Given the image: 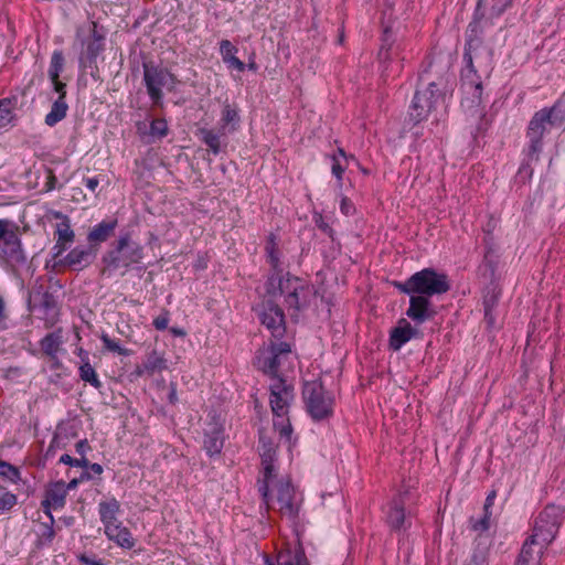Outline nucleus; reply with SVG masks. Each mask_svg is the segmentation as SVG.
<instances>
[{
	"label": "nucleus",
	"instance_id": "de8ad7c7",
	"mask_svg": "<svg viewBox=\"0 0 565 565\" xmlns=\"http://www.w3.org/2000/svg\"><path fill=\"white\" fill-rule=\"evenodd\" d=\"M332 174L339 180H342V175L345 171V167L341 164L340 159L338 156L332 157Z\"/></svg>",
	"mask_w": 565,
	"mask_h": 565
},
{
	"label": "nucleus",
	"instance_id": "79ce46f5",
	"mask_svg": "<svg viewBox=\"0 0 565 565\" xmlns=\"http://www.w3.org/2000/svg\"><path fill=\"white\" fill-rule=\"evenodd\" d=\"M491 515H492V511H488V512L483 511V516L481 519H479V520L471 519L470 522H471L472 530L476 532H480V533L489 530Z\"/></svg>",
	"mask_w": 565,
	"mask_h": 565
},
{
	"label": "nucleus",
	"instance_id": "5701e85b",
	"mask_svg": "<svg viewBox=\"0 0 565 565\" xmlns=\"http://www.w3.org/2000/svg\"><path fill=\"white\" fill-rule=\"evenodd\" d=\"M104 532L108 540L115 542L122 548L130 550L135 546V540L130 531L122 525L121 521L109 525L107 524V526H104Z\"/></svg>",
	"mask_w": 565,
	"mask_h": 565
},
{
	"label": "nucleus",
	"instance_id": "f257e3e1",
	"mask_svg": "<svg viewBox=\"0 0 565 565\" xmlns=\"http://www.w3.org/2000/svg\"><path fill=\"white\" fill-rule=\"evenodd\" d=\"M564 122L565 113L562 109V102H557L552 107L542 108L532 116L526 129L529 141L526 157L520 171L529 168L532 162L539 161V156L543 149V138L553 128H561Z\"/></svg>",
	"mask_w": 565,
	"mask_h": 565
},
{
	"label": "nucleus",
	"instance_id": "774afa93",
	"mask_svg": "<svg viewBox=\"0 0 565 565\" xmlns=\"http://www.w3.org/2000/svg\"><path fill=\"white\" fill-rule=\"evenodd\" d=\"M170 332L175 337H184L185 335V331L181 328L173 327L170 329Z\"/></svg>",
	"mask_w": 565,
	"mask_h": 565
},
{
	"label": "nucleus",
	"instance_id": "c756f323",
	"mask_svg": "<svg viewBox=\"0 0 565 565\" xmlns=\"http://www.w3.org/2000/svg\"><path fill=\"white\" fill-rule=\"evenodd\" d=\"M167 369L168 364L164 355L153 350L147 354L142 369L139 370L138 373L147 372L148 374H153L154 372H161Z\"/></svg>",
	"mask_w": 565,
	"mask_h": 565
},
{
	"label": "nucleus",
	"instance_id": "1a4fd4ad",
	"mask_svg": "<svg viewBox=\"0 0 565 565\" xmlns=\"http://www.w3.org/2000/svg\"><path fill=\"white\" fill-rule=\"evenodd\" d=\"M76 41L81 45L79 67L84 70L96 67L97 57L105 50V35L98 32L97 23L92 22L86 28H77Z\"/></svg>",
	"mask_w": 565,
	"mask_h": 565
},
{
	"label": "nucleus",
	"instance_id": "cd10ccee",
	"mask_svg": "<svg viewBox=\"0 0 565 565\" xmlns=\"http://www.w3.org/2000/svg\"><path fill=\"white\" fill-rule=\"evenodd\" d=\"M120 512V503L115 498H109L107 500L100 501L98 504V513L100 521L104 526L107 524L118 522V514Z\"/></svg>",
	"mask_w": 565,
	"mask_h": 565
},
{
	"label": "nucleus",
	"instance_id": "f3484780",
	"mask_svg": "<svg viewBox=\"0 0 565 565\" xmlns=\"http://www.w3.org/2000/svg\"><path fill=\"white\" fill-rule=\"evenodd\" d=\"M96 257V249L89 247L76 246L70 250L66 256L60 260L62 266L72 270H83L87 268Z\"/></svg>",
	"mask_w": 565,
	"mask_h": 565
},
{
	"label": "nucleus",
	"instance_id": "aec40b11",
	"mask_svg": "<svg viewBox=\"0 0 565 565\" xmlns=\"http://www.w3.org/2000/svg\"><path fill=\"white\" fill-rule=\"evenodd\" d=\"M241 127L239 107L236 103H230L226 99L223 103L217 128L221 134H233Z\"/></svg>",
	"mask_w": 565,
	"mask_h": 565
},
{
	"label": "nucleus",
	"instance_id": "a211bd4d",
	"mask_svg": "<svg viewBox=\"0 0 565 565\" xmlns=\"http://www.w3.org/2000/svg\"><path fill=\"white\" fill-rule=\"evenodd\" d=\"M224 446V428L216 420L206 424L204 428L203 448L210 457L218 456Z\"/></svg>",
	"mask_w": 565,
	"mask_h": 565
},
{
	"label": "nucleus",
	"instance_id": "09e8293b",
	"mask_svg": "<svg viewBox=\"0 0 565 565\" xmlns=\"http://www.w3.org/2000/svg\"><path fill=\"white\" fill-rule=\"evenodd\" d=\"M230 70H236L237 72H244L246 64L242 62L237 56H234L224 62Z\"/></svg>",
	"mask_w": 565,
	"mask_h": 565
},
{
	"label": "nucleus",
	"instance_id": "5fc2aeb1",
	"mask_svg": "<svg viewBox=\"0 0 565 565\" xmlns=\"http://www.w3.org/2000/svg\"><path fill=\"white\" fill-rule=\"evenodd\" d=\"M13 224L14 223L9 220H6V218L0 220V242L6 236V234L9 232V230L12 227Z\"/></svg>",
	"mask_w": 565,
	"mask_h": 565
},
{
	"label": "nucleus",
	"instance_id": "72a5a7b5",
	"mask_svg": "<svg viewBox=\"0 0 565 565\" xmlns=\"http://www.w3.org/2000/svg\"><path fill=\"white\" fill-rule=\"evenodd\" d=\"M79 377L82 381L89 383L95 388H99L102 386L94 367L90 365L89 361H85L84 358H82V364L79 366Z\"/></svg>",
	"mask_w": 565,
	"mask_h": 565
},
{
	"label": "nucleus",
	"instance_id": "ea45409f",
	"mask_svg": "<svg viewBox=\"0 0 565 565\" xmlns=\"http://www.w3.org/2000/svg\"><path fill=\"white\" fill-rule=\"evenodd\" d=\"M17 495L9 492L3 491L0 493V514H3L10 511L17 504Z\"/></svg>",
	"mask_w": 565,
	"mask_h": 565
},
{
	"label": "nucleus",
	"instance_id": "0e129e2a",
	"mask_svg": "<svg viewBox=\"0 0 565 565\" xmlns=\"http://www.w3.org/2000/svg\"><path fill=\"white\" fill-rule=\"evenodd\" d=\"M88 468L95 475H102L104 471L103 467L99 463H90L89 462Z\"/></svg>",
	"mask_w": 565,
	"mask_h": 565
},
{
	"label": "nucleus",
	"instance_id": "f03ea898",
	"mask_svg": "<svg viewBox=\"0 0 565 565\" xmlns=\"http://www.w3.org/2000/svg\"><path fill=\"white\" fill-rule=\"evenodd\" d=\"M267 292L275 297L277 292L284 297V303L292 319L309 308L316 297L315 287L298 277L271 276L267 281Z\"/></svg>",
	"mask_w": 565,
	"mask_h": 565
},
{
	"label": "nucleus",
	"instance_id": "20e7f679",
	"mask_svg": "<svg viewBox=\"0 0 565 565\" xmlns=\"http://www.w3.org/2000/svg\"><path fill=\"white\" fill-rule=\"evenodd\" d=\"M270 482L271 480H264L259 486V492L266 505L269 509L277 510L281 516L295 520L300 510L301 494L287 479L279 480L271 491H269Z\"/></svg>",
	"mask_w": 565,
	"mask_h": 565
},
{
	"label": "nucleus",
	"instance_id": "4c0bfd02",
	"mask_svg": "<svg viewBox=\"0 0 565 565\" xmlns=\"http://www.w3.org/2000/svg\"><path fill=\"white\" fill-rule=\"evenodd\" d=\"M0 476L4 477L11 482H17L20 479V471L14 466L0 461Z\"/></svg>",
	"mask_w": 565,
	"mask_h": 565
},
{
	"label": "nucleus",
	"instance_id": "4be33fe9",
	"mask_svg": "<svg viewBox=\"0 0 565 565\" xmlns=\"http://www.w3.org/2000/svg\"><path fill=\"white\" fill-rule=\"evenodd\" d=\"M419 331L414 328L406 319H399L397 327L391 331L390 347L394 351H398L405 343L413 338H417Z\"/></svg>",
	"mask_w": 565,
	"mask_h": 565
},
{
	"label": "nucleus",
	"instance_id": "c85d7f7f",
	"mask_svg": "<svg viewBox=\"0 0 565 565\" xmlns=\"http://www.w3.org/2000/svg\"><path fill=\"white\" fill-rule=\"evenodd\" d=\"M62 344L63 335L61 329L46 334L40 342V347L43 353H45L52 360L57 359V353L60 352Z\"/></svg>",
	"mask_w": 565,
	"mask_h": 565
},
{
	"label": "nucleus",
	"instance_id": "bb28decb",
	"mask_svg": "<svg viewBox=\"0 0 565 565\" xmlns=\"http://www.w3.org/2000/svg\"><path fill=\"white\" fill-rule=\"evenodd\" d=\"M53 217L60 220L56 224L55 235L57 236L56 242L71 245L74 242L75 233L71 227V222L67 215L60 211L53 212Z\"/></svg>",
	"mask_w": 565,
	"mask_h": 565
},
{
	"label": "nucleus",
	"instance_id": "b1692460",
	"mask_svg": "<svg viewBox=\"0 0 565 565\" xmlns=\"http://www.w3.org/2000/svg\"><path fill=\"white\" fill-rule=\"evenodd\" d=\"M117 225L118 222L116 218H108L93 226L87 234V242L90 247L93 248L94 246L106 242L110 236H113Z\"/></svg>",
	"mask_w": 565,
	"mask_h": 565
},
{
	"label": "nucleus",
	"instance_id": "13d9d810",
	"mask_svg": "<svg viewBox=\"0 0 565 565\" xmlns=\"http://www.w3.org/2000/svg\"><path fill=\"white\" fill-rule=\"evenodd\" d=\"M84 184L89 191L95 192L99 185V179L97 177L86 178Z\"/></svg>",
	"mask_w": 565,
	"mask_h": 565
},
{
	"label": "nucleus",
	"instance_id": "680f3d73",
	"mask_svg": "<svg viewBox=\"0 0 565 565\" xmlns=\"http://www.w3.org/2000/svg\"><path fill=\"white\" fill-rule=\"evenodd\" d=\"M316 225L324 233L331 232V227L323 221L322 216H319V218L316 220Z\"/></svg>",
	"mask_w": 565,
	"mask_h": 565
},
{
	"label": "nucleus",
	"instance_id": "a19ab883",
	"mask_svg": "<svg viewBox=\"0 0 565 565\" xmlns=\"http://www.w3.org/2000/svg\"><path fill=\"white\" fill-rule=\"evenodd\" d=\"M63 448H65L64 439L61 436L55 435L43 455L44 460L53 458L56 451Z\"/></svg>",
	"mask_w": 565,
	"mask_h": 565
},
{
	"label": "nucleus",
	"instance_id": "2eb2a0df",
	"mask_svg": "<svg viewBox=\"0 0 565 565\" xmlns=\"http://www.w3.org/2000/svg\"><path fill=\"white\" fill-rule=\"evenodd\" d=\"M409 296V306L405 312L407 318L416 324H423L435 317L436 311L433 308L430 298L416 294H407Z\"/></svg>",
	"mask_w": 565,
	"mask_h": 565
},
{
	"label": "nucleus",
	"instance_id": "39448f33",
	"mask_svg": "<svg viewBox=\"0 0 565 565\" xmlns=\"http://www.w3.org/2000/svg\"><path fill=\"white\" fill-rule=\"evenodd\" d=\"M394 287L402 294H416L430 298L450 290V281L445 273L434 268H424L414 273L405 281H394Z\"/></svg>",
	"mask_w": 565,
	"mask_h": 565
},
{
	"label": "nucleus",
	"instance_id": "c03bdc74",
	"mask_svg": "<svg viewBox=\"0 0 565 565\" xmlns=\"http://www.w3.org/2000/svg\"><path fill=\"white\" fill-rule=\"evenodd\" d=\"M46 514L50 518V523L44 524V531L42 532L41 537L46 542H51L55 536V531L53 529L54 519L50 511H46Z\"/></svg>",
	"mask_w": 565,
	"mask_h": 565
},
{
	"label": "nucleus",
	"instance_id": "864d4df0",
	"mask_svg": "<svg viewBox=\"0 0 565 565\" xmlns=\"http://www.w3.org/2000/svg\"><path fill=\"white\" fill-rule=\"evenodd\" d=\"M267 259H268V263L270 264V266L275 269V270H278L279 267H280V258H279V250L278 252H275V253H271L270 254H267Z\"/></svg>",
	"mask_w": 565,
	"mask_h": 565
},
{
	"label": "nucleus",
	"instance_id": "7ed1b4c3",
	"mask_svg": "<svg viewBox=\"0 0 565 565\" xmlns=\"http://www.w3.org/2000/svg\"><path fill=\"white\" fill-rule=\"evenodd\" d=\"M143 258V247L132 241L131 236L126 233L114 242L110 248L102 256V275L110 277L117 270L122 269L124 275L135 265L141 263Z\"/></svg>",
	"mask_w": 565,
	"mask_h": 565
},
{
	"label": "nucleus",
	"instance_id": "7c9ffc66",
	"mask_svg": "<svg viewBox=\"0 0 565 565\" xmlns=\"http://www.w3.org/2000/svg\"><path fill=\"white\" fill-rule=\"evenodd\" d=\"M225 135L226 134H221L218 129L216 131L207 128H202L199 130L200 139L215 156L221 151V137Z\"/></svg>",
	"mask_w": 565,
	"mask_h": 565
},
{
	"label": "nucleus",
	"instance_id": "8fccbe9b",
	"mask_svg": "<svg viewBox=\"0 0 565 565\" xmlns=\"http://www.w3.org/2000/svg\"><path fill=\"white\" fill-rule=\"evenodd\" d=\"M265 252H266V255L270 254V252L271 253L278 252L277 237L273 233L269 234V236L267 237V242H266V246H265Z\"/></svg>",
	"mask_w": 565,
	"mask_h": 565
},
{
	"label": "nucleus",
	"instance_id": "052dcab7",
	"mask_svg": "<svg viewBox=\"0 0 565 565\" xmlns=\"http://www.w3.org/2000/svg\"><path fill=\"white\" fill-rule=\"evenodd\" d=\"M67 247H68L67 245L56 242L55 245L53 246V256L54 257L61 256L67 249Z\"/></svg>",
	"mask_w": 565,
	"mask_h": 565
},
{
	"label": "nucleus",
	"instance_id": "603ef678",
	"mask_svg": "<svg viewBox=\"0 0 565 565\" xmlns=\"http://www.w3.org/2000/svg\"><path fill=\"white\" fill-rule=\"evenodd\" d=\"M76 452L82 457H85V454L90 449V446L87 439H82L75 445Z\"/></svg>",
	"mask_w": 565,
	"mask_h": 565
},
{
	"label": "nucleus",
	"instance_id": "6e6552de",
	"mask_svg": "<svg viewBox=\"0 0 565 565\" xmlns=\"http://www.w3.org/2000/svg\"><path fill=\"white\" fill-rule=\"evenodd\" d=\"M290 344L284 341L270 342L257 351L255 365L263 373L271 376V381L280 376V371L291 364Z\"/></svg>",
	"mask_w": 565,
	"mask_h": 565
},
{
	"label": "nucleus",
	"instance_id": "9b49d317",
	"mask_svg": "<svg viewBox=\"0 0 565 565\" xmlns=\"http://www.w3.org/2000/svg\"><path fill=\"white\" fill-rule=\"evenodd\" d=\"M564 520V510L555 504L546 505L535 518L532 536L543 546H550L555 540Z\"/></svg>",
	"mask_w": 565,
	"mask_h": 565
},
{
	"label": "nucleus",
	"instance_id": "9d476101",
	"mask_svg": "<svg viewBox=\"0 0 565 565\" xmlns=\"http://www.w3.org/2000/svg\"><path fill=\"white\" fill-rule=\"evenodd\" d=\"M302 395L307 412L312 419L323 420L333 414L334 397L321 382L305 383Z\"/></svg>",
	"mask_w": 565,
	"mask_h": 565
},
{
	"label": "nucleus",
	"instance_id": "f704fd0d",
	"mask_svg": "<svg viewBox=\"0 0 565 565\" xmlns=\"http://www.w3.org/2000/svg\"><path fill=\"white\" fill-rule=\"evenodd\" d=\"M64 68V55L62 51H54L51 61H50V67H49V77L51 82H57V78H60V74L62 73Z\"/></svg>",
	"mask_w": 565,
	"mask_h": 565
},
{
	"label": "nucleus",
	"instance_id": "412c9836",
	"mask_svg": "<svg viewBox=\"0 0 565 565\" xmlns=\"http://www.w3.org/2000/svg\"><path fill=\"white\" fill-rule=\"evenodd\" d=\"M547 546L529 536L522 545L516 565H540Z\"/></svg>",
	"mask_w": 565,
	"mask_h": 565
},
{
	"label": "nucleus",
	"instance_id": "393cba45",
	"mask_svg": "<svg viewBox=\"0 0 565 565\" xmlns=\"http://www.w3.org/2000/svg\"><path fill=\"white\" fill-rule=\"evenodd\" d=\"M66 483L64 481H57L51 483L45 492V499L42 502V505L46 511L51 509H61L65 504L66 499Z\"/></svg>",
	"mask_w": 565,
	"mask_h": 565
},
{
	"label": "nucleus",
	"instance_id": "bf43d9fd",
	"mask_svg": "<svg viewBox=\"0 0 565 565\" xmlns=\"http://www.w3.org/2000/svg\"><path fill=\"white\" fill-rule=\"evenodd\" d=\"M495 491H491L487 498H486V501H484V505H483V511L484 512H488V511H491V508L494 503V499H495Z\"/></svg>",
	"mask_w": 565,
	"mask_h": 565
},
{
	"label": "nucleus",
	"instance_id": "dca6fc26",
	"mask_svg": "<svg viewBox=\"0 0 565 565\" xmlns=\"http://www.w3.org/2000/svg\"><path fill=\"white\" fill-rule=\"evenodd\" d=\"M0 248L8 262L14 264L25 263L26 257L22 248L21 239L18 235V226L15 224L12 225L0 242Z\"/></svg>",
	"mask_w": 565,
	"mask_h": 565
},
{
	"label": "nucleus",
	"instance_id": "e433bc0d",
	"mask_svg": "<svg viewBox=\"0 0 565 565\" xmlns=\"http://www.w3.org/2000/svg\"><path fill=\"white\" fill-rule=\"evenodd\" d=\"M104 348L110 352L118 353L119 355H129V350L122 348L118 341L111 339L108 334L104 333L100 337Z\"/></svg>",
	"mask_w": 565,
	"mask_h": 565
},
{
	"label": "nucleus",
	"instance_id": "473e14b6",
	"mask_svg": "<svg viewBox=\"0 0 565 565\" xmlns=\"http://www.w3.org/2000/svg\"><path fill=\"white\" fill-rule=\"evenodd\" d=\"M277 565H309L303 551L297 550L295 554L290 552L279 553L277 557Z\"/></svg>",
	"mask_w": 565,
	"mask_h": 565
},
{
	"label": "nucleus",
	"instance_id": "423d86ee",
	"mask_svg": "<svg viewBox=\"0 0 565 565\" xmlns=\"http://www.w3.org/2000/svg\"><path fill=\"white\" fill-rule=\"evenodd\" d=\"M270 390V407L274 414V428L281 437L290 438L292 428L288 418L289 406L294 401V387L282 377L271 381Z\"/></svg>",
	"mask_w": 565,
	"mask_h": 565
},
{
	"label": "nucleus",
	"instance_id": "49530a36",
	"mask_svg": "<svg viewBox=\"0 0 565 565\" xmlns=\"http://www.w3.org/2000/svg\"><path fill=\"white\" fill-rule=\"evenodd\" d=\"M170 321V315L167 310H163L161 315L153 319V327L157 330H166Z\"/></svg>",
	"mask_w": 565,
	"mask_h": 565
},
{
	"label": "nucleus",
	"instance_id": "e2e57ef3",
	"mask_svg": "<svg viewBox=\"0 0 565 565\" xmlns=\"http://www.w3.org/2000/svg\"><path fill=\"white\" fill-rule=\"evenodd\" d=\"M58 462L60 463H64V465H68L71 467L74 466V462H75V458L71 457L70 455L67 454H64L60 457L58 459Z\"/></svg>",
	"mask_w": 565,
	"mask_h": 565
},
{
	"label": "nucleus",
	"instance_id": "a878e982",
	"mask_svg": "<svg viewBox=\"0 0 565 565\" xmlns=\"http://www.w3.org/2000/svg\"><path fill=\"white\" fill-rule=\"evenodd\" d=\"M259 451L264 469V480H271L275 471L276 448L271 440L260 437Z\"/></svg>",
	"mask_w": 565,
	"mask_h": 565
},
{
	"label": "nucleus",
	"instance_id": "c9c22d12",
	"mask_svg": "<svg viewBox=\"0 0 565 565\" xmlns=\"http://www.w3.org/2000/svg\"><path fill=\"white\" fill-rule=\"evenodd\" d=\"M14 103L10 98L0 99V122L9 124L13 118Z\"/></svg>",
	"mask_w": 565,
	"mask_h": 565
},
{
	"label": "nucleus",
	"instance_id": "4468645a",
	"mask_svg": "<svg viewBox=\"0 0 565 565\" xmlns=\"http://www.w3.org/2000/svg\"><path fill=\"white\" fill-rule=\"evenodd\" d=\"M440 94L435 83H429L424 90H416L409 107V117L414 122L426 119L435 108Z\"/></svg>",
	"mask_w": 565,
	"mask_h": 565
},
{
	"label": "nucleus",
	"instance_id": "a18cd8bd",
	"mask_svg": "<svg viewBox=\"0 0 565 565\" xmlns=\"http://www.w3.org/2000/svg\"><path fill=\"white\" fill-rule=\"evenodd\" d=\"M511 0H493L491 6V14L493 17L501 15L505 9L510 6Z\"/></svg>",
	"mask_w": 565,
	"mask_h": 565
},
{
	"label": "nucleus",
	"instance_id": "0eeeda50",
	"mask_svg": "<svg viewBox=\"0 0 565 565\" xmlns=\"http://www.w3.org/2000/svg\"><path fill=\"white\" fill-rule=\"evenodd\" d=\"M463 58L467 62V68L462 74L463 98L461 106L472 119H482L484 117L482 83L473 68L471 55L465 53Z\"/></svg>",
	"mask_w": 565,
	"mask_h": 565
},
{
	"label": "nucleus",
	"instance_id": "6ab92c4d",
	"mask_svg": "<svg viewBox=\"0 0 565 565\" xmlns=\"http://www.w3.org/2000/svg\"><path fill=\"white\" fill-rule=\"evenodd\" d=\"M386 523L394 531H405L411 526V513H406L402 495L390 503Z\"/></svg>",
	"mask_w": 565,
	"mask_h": 565
},
{
	"label": "nucleus",
	"instance_id": "2f4dec72",
	"mask_svg": "<svg viewBox=\"0 0 565 565\" xmlns=\"http://www.w3.org/2000/svg\"><path fill=\"white\" fill-rule=\"evenodd\" d=\"M68 106L65 100L62 98H57L52 107L49 114L45 116V124L50 127L55 126L57 122H60L62 119L66 117Z\"/></svg>",
	"mask_w": 565,
	"mask_h": 565
},
{
	"label": "nucleus",
	"instance_id": "6e6d98bb",
	"mask_svg": "<svg viewBox=\"0 0 565 565\" xmlns=\"http://www.w3.org/2000/svg\"><path fill=\"white\" fill-rule=\"evenodd\" d=\"M54 89L56 93H58V98L63 97V100H65L66 96V85L57 78V82H52Z\"/></svg>",
	"mask_w": 565,
	"mask_h": 565
},
{
	"label": "nucleus",
	"instance_id": "69168bd1",
	"mask_svg": "<svg viewBox=\"0 0 565 565\" xmlns=\"http://www.w3.org/2000/svg\"><path fill=\"white\" fill-rule=\"evenodd\" d=\"M88 465L89 461L85 457H82L81 459H75L73 467L88 468Z\"/></svg>",
	"mask_w": 565,
	"mask_h": 565
},
{
	"label": "nucleus",
	"instance_id": "ddd939ff",
	"mask_svg": "<svg viewBox=\"0 0 565 565\" xmlns=\"http://www.w3.org/2000/svg\"><path fill=\"white\" fill-rule=\"evenodd\" d=\"M255 312L260 323L276 339H281L286 332L285 315L282 309L270 298H265L257 305Z\"/></svg>",
	"mask_w": 565,
	"mask_h": 565
},
{
	"label": "nucleus",
	"instance_id": "58836bf2",
	"mask_svg": "<svg viewBox=\"0 0 565 565\" xmlns=\"http://www.w3.org/2000/svg\"><path fill=\"white\" fill-rule=\"evenodd\" d=\"M168 124L166 119H153L150 124V134L152 137L163 138L168 135Z\"/></svg>",
	"mask_w": 565,
	"mask_h": 565
},
{
	"label": "nucleus",
	"instance_id": "4d7b16f0",
	"mask_svg": "<svg viewBox=\"0 0 565 565\" xmlns=\"http://www.w3.org/2000/svg\"><path fill=\"white\" fill-rule=\"evenodd\" d=\"M78 561L81 565H104L100 559L90 558L86 556L85 554H82L78 556Z\"/></svg>",
	"mask_w": 565,
	"mask_h": 565
},
{
	"label": "nucleus",
	"instance_id": "37998d69",
	"mask_svg": "<svg viewBox=\"0 0 565 565\" xmlns=\"http://www.w3.org/2000/svg\"><path fill=\"white\" fill-rule=\"evenodd\" d=\"M237 51V47L231 41L222 40L220 42V54L223 62L236 56Z\"/></svg>",
	"mask_w": 565,
	"mask_h": 565
},
{
	"label": "nucleus",
	"instance_id": "f8f14e48",
	"mask_svg": "<svg viewBox=\"0 0 565 565\" xmlns=\"http://www.w3.org/2000/svg\"><path fill=\"white\" fill-rule=\"evenodd\" d=\"M143 82L150 99L153 104L158 105L163 96L162 88L167 87L172 89L177 83V78L167 68L145 63Z\"/></svg>",
	"mask_w": 565,
	"mask_h": 565
},
{
	"label": "nucleus",
	"instance_id": "3c124183",
	"mask_svg": "<svg viewBox=\"0 0 565 565\" xmlns=\"http://www.w3.org/2000/svg\"><path fill=\"white\" fill-rule=\"evenodd\" d=\"M340 210L344 215H350L354 212V206L350 199L342 198L340 202Z\"/></svg>",
	"mask_w": 565,
	"mask_h": 565
},
{
	"label": "nucleus",
	"instance_id": "338daca9",
	"mask_svg": "<svg viewBox=\"0 0 565 565\" xmlns=\"http://www.w3.org/2000/svg\"><path fill=\"white\" fill-rule=\"evenodd\" d=\"M55 182H56V178H55L53 174H51V175L49 177V180H47L46 185H45V186H46V191H52V190H54V188H55Z\"/></svg>",
	"mask_w": 565,
	"mask_h": 565
}]
</instances>
